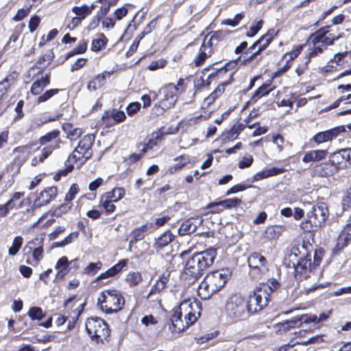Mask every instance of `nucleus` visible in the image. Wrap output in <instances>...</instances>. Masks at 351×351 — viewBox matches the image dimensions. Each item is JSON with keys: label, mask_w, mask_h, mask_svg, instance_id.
<instances>
[{"label": "nucleus", "mask_w": 351, "mask_h": 351, "mask_svg": "<svg viewBox=\"0 0 351 351\" xmlns=\"http://www.w3.org/2000/svg\"><path fill=\"white\" fill-rule=\"evenodd\" d=\"M328 318V314L325 313H322L319 316L316 315L308 314V322L311 323H319L324 321H326Z\"/></svg>", "instance_id": "obj_49"}, {"label": "nucleus", "mask_w": 351, "mask_h": 351, "mask_svg": "<svg viewBox=\"0 0 351 351\" xmlns=\"http://www.w3.org/2000/svg\"><path fill=\"white\" fill-rule=\"evenodd\" d=\"M62 128L66 134V137L71 141L77 140L82 134V130L79 128H75L70 123H64L62 125Z\"/></svg>", "instance_id": "obj_28"}, {"label": "nucleus", "mask_w": 351, "mask_h": 351, "mask_svg": "<svg viewBox=\"0 0 351 351\" xmlns=\"http://www.w3.org/2000/svg\"><path fill=\"white\" fill-rule=\"evenodd\" d=\"M343 130V129L341 128L337 127L324 132H318L312 138V141L317 144L330 141L335 138Z\"/></svg>", "instance_id": "obj_18"}, {"label": "nucleus", "mask_w": 351, "mask_h": 351, "mask_svg": "<svg viewBox=\"0 0 351 351\" xmlns=\"http://www.w3.org/2000/svg\"><path fill=\"white\" fill-rule=\"evenodd\" d=\"M49 83L50 75L49 74H46L41 79L37 80L32 84L31 87V93L35 95L40 94L43 90L44 88L49 85Z\"/></svg>", "instance_id": "obj_30"}, {"label": "nucleus", "mask_w": 351, "mask_h": 351, "mask_svg": "<svg viewBox=\"0 0 351 351\" xmlns=\"http://www.w3.org/2000/svg\"><path fill=\"white\" fill-rule=\"evenodd\" d=\"M97 304L102 311L107 314H111L117 313L123 308L125 300L119 291L106 289L100 293Z\"/></svg>", "instance_id": "obj_6"}, {"label": "nucleus", "mask_w": 351, "mask_h": 351, "mask_svg": "<svg viewBox=\"0 0 351 351\" xmlns=\"http://www.w3.org/2000/svg\"><path fill=\"white\" fill-rule=\"evenodd\" d=\"M221 36V33L218 32L208 34L204 38L200 50L206 51L210 50V53L212 54L214 51V47L218 44Z\"/></svg>", "instance_id": "obj_19"}, {"label": "nucleus", "mask_w": 351, "mask_h": 351, "mask_svg": "<svg viewBox=\"0 0 351 351\" xmlns=\"http://www.w3.org/2000/svg\"><path fill=\"white\" fill-rule=\"evenodd\" d=\"M269 86V83H266L261 85L255 91L254 94L252 95L251 98V100L256 101L259 98L262 97L263 96L268 95L272 90V88H268Z\"/></svg>", "instance_id": "obj_38"}, {"label": "nucleus", "mask_w": 351, "mask_h": 351, "mask_svg": "<svg viewBox=\"0 0 351 351\" xmlns=\"http://www.w3.org/2000/svg\"><path fill=\"white\" fill-rule=\"evenodd\" d=\"M76 260H73L69 262L66 256H62L60 258H59L58 261H57L56 265V269H60V268H63L64 267L68 268L69 264H72Z\"/></svg>", "instance_id": "obj_60"}, {"label": "nucleus", "mask_w": 351, "mask_h": 351, "mask_svg": "<svg viewBox=\"0 0 351 351\" xmlns=\"http://www.w3.org/2000/svg\"><path fill=\"white\" fill-rule=\"evenodd\" d=\"M211 55L210 50L209 51H202L199 49V53L195 59V64L196 66L202 65L206 59Z\"/></svg>", "instance_id": "obj_52"}, {"label": "nucleus", "mask_w": 351, "mask_h": 351, "mask_svg": "<svg viewBox=\"0 0 351 351\" xmlns=\"http://www.w3.org/2000/svg\"><path fill=\"white\" fill-rule=\"evenodd\" d=\"M327 151L325 149H316L307 152L302 158L304 162H317L326 158Z\"/></svg>", "instance_id": "obj_27"}, {"label": "nucleus", "mask_w": 351, "mask_h": 351, "mask_svg": "<svg viewBox=\"0 0 351 351\" xmlns=\"http://www.w3.org/2000/svg\"><path fill=\"white\" fill-rule=\"evenodd\" d=\"M186 313L184 315V321L186 324V327H189L191 324H193L197 317L194 313H193L191 311L187 310V311H184Z\"/></svg>", "instance_id": "obj_57"}, {"label": "nucleus", "mask_w": 351, "mask_h": 351, "mask_svg": "<svg viewBox=\"0 0 351 351\" xmlns=\"http://www.w3.org/2000/svg\"><path fill=\"white\" fill-rule=\"evenodd\" d=\"M87 49V42L83 40L82 43H79V45L74 48L73 50L69 51L66 56V59H69V58L77 55L84 53Z\"/></svg>", "instance_id": "obj_44"}, {"label": "nucleus", "mask_w": 351, "mask_h": 351, "mask_svg": "<svg viewBox=\"0 0 351 351\" xmlns=\"http://www.w3.org/2000/svg\"><path fill=\"white\" fill-rule=\"evenodd\" d=\"M174 160H179V162L177 164L170 167L168 169L167 173H169L170 174H173V173H176L177 171L181 169L183 167H184L189 162V159L184 158L183 156L177 157Z\"/></svg>", "instance_id": "obj_40"}, {"label": "nucleus", "mask_w": 351, "mask_h": 351, "mask_svg": "<svg viewBox=\"0 0 351 351\" xmlns=\"http://www.w3.org/2000/svg\"><path fill=\"white\" fill-rule=\"evenodd\" d=\"M250 274L256 279L261 278L269 271L266 258L260 253L253 252L247 258Z\"/></svg>", "instance_id": "obj_10"}, {"label": "nucleus", "mask_w": 351, "mask_h": 351, "mask_svg": "<svg viewBox=\"0 0 351 351\" xmlns=\"http://www.w3.org/2000/svg\"><path fill=\"white\" fill-rule=\"evenodd\" d=\"M204 219L200 216L191 217L185 220L180 226L178 233L180 235H186L193 233L197 227L200 226Z\"/></svg>", "instance_id": "obj_15"}, {"label": "nucleus", "mask_w": 351, "mask_h": 351, "mask_svg": "<svg viewBox=\"0 0 351 351\" xmlns=\"http://www.w3.org/2000/svg\"><path fill=\"white\" fill-rule=\"evenodd\" d=\"M30 8H22L18 10L16 14L14 16L13 19L16 21H20L23 19L29 12Z\"/></svg>", "instance_id": "obj_61"}, {"label": "nucleus", "mask_w": 351, "mask_h": 351, "mask_svg": "<svg viewBox=\"0 0 351 351\" xmlns=\"http://www.w3.org/2000/svg\"><path fill=\"white\" fill-rule=\"evenodd\" d=\"M152 224L151 223H146L141 227H137L134 228L130 234L132 237L129 245L130 247L136 242L141 241L144 239L145 233L148 230V229L151 228Z\"/></svg>", "instance_id": "obj_23"}, {"label": "nucleus", "mask_w": 351, "mask_h": 351, "mask_svg": "<svg viewBox=\"0 0 351 351\" xmlns=\"http://www.w3.org/2000/svg\"><path fill=\"white\" fill-rule=\"evenodd\" d=\"M251 185H247L243 184H239L231 187L227 192L226 195H229L230 194L236 193L240 191H243L245 189L250 188Z\"/></svg>", "instance_id": "obj_55"}, {"label": "nucleus", "mask_w": 351, "mask_h": 351, "mask_svg": "<svg viewBox=\"0 0 351 351\" xmlns=\"http://www.w3.org/2000/svg\"><path fill=\"white\" fill-rule=\"evenodd\" d=\"M342 206L344 210L351 208V187L347 191L342 199Z\"/></svg>", "instance_id": "obj_62"}, {"label": "nucleus", "mask_w": 351, "mask_h": 351, "mask_svg": "<svg viewBox=\"0 0 351 351\" xmlns=\"http://www.w3.org/2000/svg\"><path fill=\"white\" fill-rule=\"evenodd\" d=\"M265 232L267 238L275 239L280 234V228L278 226H269L266 228Z\"/></svg>", "instance_id": "obj_47"}, {"label": "nucleus", "mask_w": 351, "mask_h": 351, "mask_svg": "<svg viewBox=\"0 0 351 351\" xmlns=\"http://www.w3.org/2000/svg\"><path fill=\"white\" fill-rule=\"evenodd\" d=\"M79 192V187L77 184H73L65 196V200L71 202L75 197V195Z\"/></svg>", "instance_id": "obj_54"}, {"label": "nucleus", "mask_w": 351, "mask_h": 351, "mask_svg": "<svg viewBox=\"0 0 351 351\" xmlns=\"http://www.w3.org/2000/svg\"><path fill=\"white\" fill-rule=\"evenodd\" d=\"M245 129V125L241 123L234 124L230 130L223 134L224 139L233 141L236 139L239 134Z\"/></svg>", "instance_id": "obj_32"}, {"label": "nucleus", "mask_w": 351, "mask_h": 351, "mask_svg": "<svg viewBox=\"0 0 351 351\" xmlns=\"http://www.w3.org/2000/svg\"><path fill=\"white\" fill-rule=\"evenodd\" d=\"M226 312L229 317L235 321L245 319L251 315L247 300L239 294H234L228 298Z\"/></svg>", "instance_id": "obj_7"}, {"label": "nucleus", "mask_w": 351, "mask_h": 351, "mask_svg": "<svg viewBox=\"0 0 351 351\" xmlns=\"http://www.w3.org/2000/svg\"><path fill=\"white\" fill-rule=\"evenodd\" d=\"M297 254L295 252H291L289 255V267H291V263L292 264V267L295 269V276H297L298 274H302L303 273H306L308 271L311 270V260L308 258V256L300 258L297 259Z\"/></svg>", "instance_id": "obj_12"}, {"label": "nucleus", "mask_w": 351, "mask_h": 351, "mask_svg": "<svg viewBox=\"0 0 351 351\" xmlns=\"http://www.w3.org/2000/svg\"><path fill=\"white\" fill-rule=\"evenodd\" d=\"M189 309H192V304L187 301L183 302L179 307L174 309L173 314L171 316V324H177L176 322H182V312L187 311Z\"/></svg>", "instance_id": "obj_29"}, {"label": "nucleus", "mask_w": 351, "mask_h": 351, "mask_svg": "<svg viewBox=\"0 0 351 351\" xmlns=\"http://www.w3.org/2000/svg\"><path fill=\"white\" fill-rule=\"evenodd\" d=\"M288 324H290L291 326H293V328L300 327L303 324H308V314L296 315L295 317L288 319Z\"/></svg>", "instance_id": "obj_39"}, {"label": "nucleus", "mask_w": 351, "mask_h": 351, "mask_svg": "<svg viewBox=\"0 0 351 351\" xmlns=\"http://www.w3.org/2000/svg\"><path fill=\"white\" fill-rule=\"evenodd\" d=\"M110 3H105L101 5L99 10L97 13V21L95 23V25H98L100 19L108 14L110 10Z\"/></svg>", "instance_id": "obj_51"}, {"label": "nucleus", "mask_w": 351, "mask_h": 351, "mask_svg": "<svg viewBox=\"0 0 351 351\" xmlns=\"http://www.w3.org/2000/svg\"><path fill=\"white\" fill-rule=\"evenodd\" d=\"M351 241V225L346 224L341 230L338 238L336 247L341 250L346 247Z\"/></svg>", "instance_id": "obj_21"}, {"label": "nucleus", "mask_w": 351, "mask_h": 351, "mask_svg": "<svg viewBox=\"0 0 351 351\" xmlns=\"http://www.w3.org/2000/svg\"><path fill=\"white\" fill-rule=\"evenodd\" d=\"M170 274L168 272L167 274H163L160 276L155 284L152 287L149 292L146 296L147 299L150 298L152 295L159 294L166 287L167 283L169 282Z\"/></svg>", "instance_id": "obj_20"}, {"label": "nucleus", "mask_w": 351, "mask_h": 351, "mask_svg": "<svg viewBox=\"0 0 351 351\" xmlns=\"http://www.w3.org/2000/svg\"><path fill=\"white\" fill-rule=\"evenodd\" d=\"M23 243V239L21 236L14 237L12 246L8 249V254L10 256H16L19 252Z\"/></svg>", "instance_id": "obj_36"}, {"label": "nucleus", "mask_w": 351, "mask_h": 351, "mask_svg": "<svg viewBox=\"0 0 351 351\" xmlns=\"http://www.w3.org/2000/svg\"><path fill=\"white\" fill-rule=\"evenodd\" d=\"M241 203V199L234 197L230 199H225L223 200H220L218 202H213L208 204L206 206V208H214V207H223L224 209H231L233 208H236Z\"/></svg>", "instance_id": "obj_24"}, {"label": "nucleus", "mask_w": 351, "mask_h": 351, "mask_svg": "<svg viewBox=\"0 0 351 351\" xmlns=\"http://www.w3.org/2000/svg\"><path fill=\"white\" fill-rule=\"evenodd\" d=\"M58 194V189L55 186L47 187L40 193L39 196L35 199L34 206L41 207L48 204Z\"/></svg>", "instance_id": "obj_16"}, {"label": "nucleus", "mask_w": 351, "mask_h": 351, "mask_svg": "<svg viewBox=\"0 0 351 351\" xmlns=\"http://www.w3.org/2000/svg\"><path fill=\"white\" fill-rule=\"evenodd\" d=\"M166 65V61L164 60H159L152 62L148 66L150 71H155L158 69L163 68Z\"/></svg>", "instance_id": "obj_63"}, {"label": "nucleus", "mask_w": 351, "mask_h": 351, "mask_svg": "<svg viewBox=\"0 0 351 351\" xmlns=\"http://www.w3.org/2000/svg\"><path fill=\"white\" fill-rule=\"evenodd\" d=\"M332 156L339 165L341 162V160L348 161L350 159V149H341L338 152L333 153Z\"/></svg>", "instance_id": "obj_42"}, {"label": "nucleus", "mask_w": 351, "mask_h": 351, "mask_svg": "<svg viewBox=\"0 0 351 351\" xmlns=\"http://www.w3.org/2000/svg\"><path fill=\"white\" fill-rule=\"evenodd\" d=\"M102 263L101 261L97 263H90L84 269V274L88 276H94L101 268Z\"/></svg>", "instance_id": "obj_43"}, {"label": "nucleus", "mask_w": 351, "mask_h": 351, "mask_svg": "<svg viewBox=\"0 0 351 351\" xmlns=\"http://www.w3.org/2000/svg\"><path fill=\"white\" fill-rule=\"evenodd\" d=\"M328 217V210L325 203L313 205L306 213V219L301 223V228L311 232L321 228Z\"/></svg>", "instance_id": "obj_5"}, {"label": "nucleus", "mask_w": 351, "mask_h": 351, "mask_svg": "<svg viewBox=\"0 0 351 351\" xmlns=\"http://www.w3.org/2000/svg\"><path fill=\"white\" fill-rule=\"evenodd\" d=\"M53 58V53L51 51L41 56L37 61L36 64L40 68H45Z\"/></svg>", "instance_id": "obj_48"}, {"label": "nucleus", "mask_w": 351, "mask_h": 351, "mask_svg": "<svg viewBox=\"0 0 351 351\" xmlns=\"http://www.w3.org/2000/svg\"><path fill=\"white\" fill-rule=\"evenodd\" d=\"M328 28L329 27H321L308 37L309 47L304 62L295 69L298 76L304 73L312 58L323 53L328 46L332 45L335 40L341 37V34L335 35Z\"/></svg>", "instance_id": "obj_1"}, {"label": "nucleus", "mask_w": 351, "mask_h": 351, "mask_svg": "<svg viewBox=\"0 0 351 351\" xmlns=\"http://www.w3.org/2000/svg\"><path fill=\"white\" fill-rule=\"evenodd\" d=\"M273 37L269 33L263 35L262 37H261L258 40L257 43H258V50L259 51H262L265 50L267 46L270 44Z\"/></svg>", "instance_id": "obj_45"}, {"label": "nucleus", "mask_w": 351, "mask_h": 351, "mask_svg": "<svg viewBox=\"0 0 351 351\" xmlns=\"http://www.w3.org/2000/svg\"><path fill=\"white\" fill-rule=\"evenodd\" d=\"M125 118L126 116L123 111L114 108L106 110L101 119L106 125H113L123 121Z\"/></svg>", "instance_id": "obj_17"}, {"label": "nucleus", "mask_w": 351, "mask_h": 351, "mask_svg": "<svg viewBox=\"0 0 351 351\" xmlns=\"http://www.w3.org/2000/svg\"><path fill=\"white\" fill-rule=\"evenodd\" d=\"M280 287L276 279L269 280L267 283L257 286L247 301L251 314L256 313L266 307L271 300V295Z\"/></svg>", "instance_id": "obj_3"}, {"label": "nucleus", "mask_w": 351, "mask_h": 351, "mask_svg": "<svg viewBox=\"0 0 351 351\" xmlns=\"http://www.w3.org/2000/svg\"><path fill=\"white\" fill-rule=\"evenodd\" d=\"M60 131L58 130H54L41 136L39 139L41 145H45L47 143L53 142L51 145H56L57 140H60L58 137L60 135Z\"/></svg>", "instance_id": "obj_33"}, {"label": "nucleus", "mask_w": 351, "mask_h": 351, "mask_svg": "<svg viewBox=\"0 0 351 351\" xmlns=\"http://www.w3.org/2000/svg\"><path fill=\"white\" fill-rule=\"evenodd\" d=\"M40 22V19L37 15H34L30 18L28 25L30 32H34L37 29Z\"/></svg>", "instance_id": "obj_59"}, {"label": "nucleus", "mask_w": 351, "mask_h": 351, "mask_svg": "<svg viewBox=\"0 0 351 351\" xmlns=\"http://www.w3.org/2000/svg\"><path fill=\"white\" fill-rule=\"evenodd\" d=\"M114 202L106 201L105 197L101 196L100 199V204L106 210V213H112L115 210V206L114 205Z\"/></svg>", "instance_id": "obj_53"}, {"label": "nucleus", "mask_w": 351, "mask_h": 351, "mask_svg": "<svg viewBox=\"0 0 351 351\" xmlns=\"http://www.w3.org/2000/svg\"><path fill=\"white\" fill-rule=\"evenodd\" d=\"M27 314L32 320H41L45 317L42 308L38 306L30 308Z\"/></svg>", "instance_id": "obj_41"}, {"label": "nucleus", "mask_w": 351, "mask_h": 351, "mask_svg": "<svg viewBox=\"0 0 351 351\" xmlns=\"http://www.w3.org/2000/svg\"><path fill=\"white\" fill-rule=\"evenodd\" d=\"M216 256L217 250L213 247L194 254L186 263V274L195 279L199 278L213 264Z\"/></svg>", "instance_id": "obj_4"}, {"label": "nucleus", "mask_w": 351, "mask_h": 351, "mask_svg": "<svg viewBox=\"0 0 351 351\" xmlns=\"http://www.w3.org/2000/svg\"><path fill=\"white\" fill-rule=\"evenodd\" d=\"M86 330L91 339H95L97 343L103 341L110 335L108 324L104 319L97 317L87 319Z\"/></svg>", "instance_id": "obj_9"}, {"label": "nucleus", "mask_w": 351, "mask_h": 351, "mask_svg": "<svg viewBox=\"0 0 351 351\" xmlns=\"http://www.w3.org/2000/svg\"><path fill=\"white\" fill-rule=\"evenodd\" d=\"M253 157L251 155L247 156H244L242 159L239 162L238 167L240 169H245L250 167L253 162Z\"/></svg>", "instance_id": "obj_56"}, {"label": "nucleus", "mask_w": 351, "mask_h": 351, "mask_svg": "<svg viewBox=\"0 0 351 351\" xmlns=\"http://www.w3.org/2000/svg\"><path fill=\"white\" fill-rule=\"evenodd\" d=\"M232 272L228 268H223L208 274L198 287V294L203 300H207L224 287Z\"/></svg>", "instance_id": "obj_2"}, {"label": "nucleus", "mask_w": 351, "mask_h": 351, "mask_svg": "<svg viewBox=\"0 0 351 351\" xmlns=\"http://www.w3.org/2000/svg\"><path fill=\"white\" fill-rule=\"evenodd\" d=\"M141 108V104L138 102L130 103L127 107V112L129 115H132L137 112Z\"/></svg>", "instance_id": "obj_64"}, {"label": "nucleus", "mask_w": 351, "mask_h": 351, "mask_svg": "<svg viewBox=\"0 0 351 351\" xmlns=\"http://www.w3.org/2000/svg\"><path fill=\"white\" fill-rule=\"evenodd\" d=\"M112 72L105 71L101 74L96 75L87 85V88L89 91H95L98 88L102 87L106 82V77H110Z\"/></svg>", "instance_id": "obj_22"}, {"label": "nucleus", "mask_w": 351, "mask_h": 351, "mask_svg": "<svg viewBox=\"0 0 351 351\" xmlns=\"http://www.w3.org/2000/svg\"><path fill=\"white\" fill-rule=\"evenodd\" d=\"M72 12L82 19H85L86 16L90 14L88 9V5L85 4L82 6H74L72 8Z\"/></svg>", "instance_id": "obj_46"}, {"label": "nucleus", "mask_w": 351, "mask_h": 351, "mask_svg": "<svg viewBox=\"0 0 351 351\" xmlns=\"http://www.w3.org/2000/svg\"><path fill=\"white\" fill-rule=\"evenodd\" d=\"M233 64H236V62H233ZM231 64H232V63L229 62L219 69H213V71L208 75L206 80H204L203 77L197 79L195 81V86L197 89H199L203 86H208L210 84L212 80L225 75L228 70V67Z\"/></svg>", "instance_id": "obj_14"}, {"label": "nucleus", "mask_w": 351, "mask_h": 351, "mask_svg": "<svg viewBox=\"0 0 351 351\" xmlns=\"http://www.w3.org/2000/svg\"><path fill=\"white\" fill-rule=\"evenodd\" d=\"M174 238L175 236L170 230L165 231L155 239L153 247L156 250H161L171 243Z\"/></svg>", "instance_id": "obj_25"}, {"label": "nucleus", "mask_w": 351, "mask_h": 351, "mask_svg": "<svg viewBox=\"0 0 351 351\" xmlns=\"http://www.w3.org/2000/svg\"><path fill=\"white\" fill-rule=\"evenodd\" d=\"M61 141L57 140L56 145H49L42 149L41 154L38 156L39 162H43L55 149L60 147Z\"/></svg>", "instance_id": "obj_37"}, {"label": "nucleus", "mask_w": 351, "mask_h": 351, "mask_svg": "<svg viewBox=\"0 0 351 351\" xmlns=\"http://www.w3.org/2000/svg\"><path fill=\"white\" fill-rule=\"evenodd\" d=\"M160 98L158 102L164 106L165 108H171L174 106L178 96L174 92V84L170 83L160 89Z\"/></svg>", "instance_id": "obj_11"}, {"label": "nucleus", "mask_w": 351, "mask_h": 351, "mask_svg": "<svg viewBox=\"0 0 351 351\" xmlns=\"http://www.w3.org/2000/svg\"><path fill=\"white\" fill-rule=\"evenodd\" d=\"M339 168L340 166L331 155L328 162L316 165L314 167V171L320 177H328L333 176Z\"/></svg>", "instance_id": "obj_13"}, {"label": "nucleus", "mask_w": 351, "mask_h": 351, "mask_svg": "<svg viewBox=\"0 0 351 351\" xmlns=\"http://www.w3.org/2000/svg\"><path fill=\"white\" fill-rule=\"evenodd\" d=\"M107 41L108 40L106 37L103 34H101L99 38L93 40L91 43V50L93 51H99L105 48Z\"/></svg>", "instance_id": "obj_34"}, {"label": "nucleus", "mask_w": 351, "mask_h": 351, "mask_svg": "<svg viewBox=\"0 0 351 351\" xmlns=\"http://www.w3.org/2000/svg\"><path fill=\"white\" fill-rule=\"evenodd\" d=\"M130 287L138 285L142 280L143 277L139 271H130L125 278Z\"/></svg>", "instance_id": "obj_35"}, {"label": "nucleus", "mask_w": 351, "mask_h": 351, "mask_svg": "<svg viewBox=\"0 0 351 351\" xmlns=\"http://www.w3.org/2000/svg\"><path fill=\"white\" fill-rule=\"evenodd\" d=\"M128 263V260L123 259L119 261V263L110 269H108L106 271L101 274L97 277L96 280H104L110 277L114 276L117 274L121 269L126 266Z\"/></svg>", "instance_id": "obj_26"}, {"label": "nucleus", "mask_w": 351, "mask_h": 351, "mask_svg": "<svg viewBox=\"0 0 351 351\" xmlns=\"http://www.w3.org/2000/svg\"><path fill=\"white\" fill-rule=\"evenodd\" d=\"M60 90L58 88H53L47 90L45 93L38 97V102H45L51 98L53 95L58 94Z\"/></svg>", "instance_id": "obj_50"}, {"label": "nucleus", "mask_w": 351, "mask_h": 351, "mask_svg": "<svg viewBox=\"0 0 351 351\" xmlns=\"http://www.w3.org/2000/svg\"><path fill=\"white\" fill-rule=\"evenodd\" d=\"M95 136L94 134H88L85 135L75 148L72 154L69 157V160L74 162L80 161L84 163L89 159L93 155L92 146L95 142Z\"/></svg>", "instance_id": "obj_8"}, {"label": "nucleus", "mask_w": 351, "mask_h": 351, "mask_svg": "<svg viewBox=\"0 0 351 351\" xmlns=\"http://www.w3.org/2000/svg\"><path fill=\"white\" fill-rule=\"evenodd\" d=\"M263 21L262 20H259L256 25H252L250 27V30L247 32L246 35L248 37H253L254 36L258 31L262 28Z\"/></svg>", "instance_id": "obj_58"}, {"label": "nucleus", "mask_w": 351, "mask_h": 351, "mask_svg": "<svg viewBox=\"0 0 351 351\" xmlns=\"http://www.w3.org/2000/svg\"><path fill=\"white\" fill-rule=\"evenodd\" d=\"M125 191L123 188H114L111 191L107 192L101 196L105 197L106 201L117 202L123 197Z\"/></svg>", "instance_id": "obj_31"}]
</instances>
